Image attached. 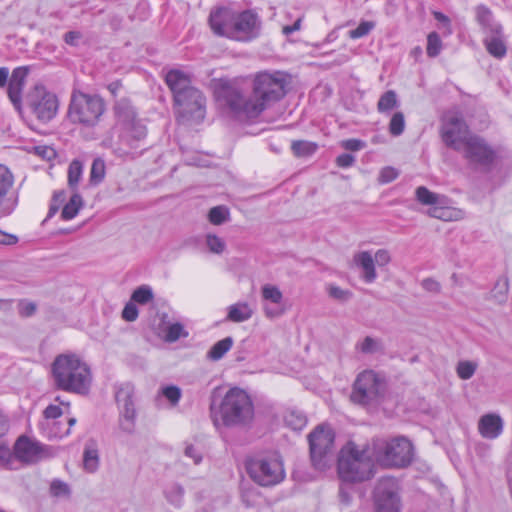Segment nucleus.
<instances>
[{"label": "nucleus", "instance_id": "864d4df0", "mask_svg": "<svg viewBox=\"0 0 512 512\" xmlns=\"http://www.w3.org/2000/svg\"><path fill=\"white\" fill-rule=\"evenodd\" d=\"M206 244L210 252L216 254L222 253L226 247L224 240L215 234H208L206 236Z\"/></svg>", "mask_w": 512, "mask_h": 512}, {"label": "nucleus", "instance_id": "338daca9", "mask_svg": "<svg viewBox=\"0 0 512 512\" xmlns=\"http://www.w3.org/2000/svg\"><path fill=\"white\" fill-rule=\"evenodd\" d=\"M82 39V34L79 31H69L64 34V41L70 46H78L79 41Z\"/></svg>", "mask_w": 512, "mask_h": 512}, {"label": "nucleus", "instance_id": "6e6d98bb", "mask_svg": "<svg viewBox=\"0 0 512 512\" xmlns=\"http://www.w3.org/2000/svg\"><path fill=\"white\" fill-rule=\"evenodd\" d=\"M399 176V171L394 167L387 166L381 169L378 181L381 184H387L395 180Z\"/></svg>", "mask_w": 512, "mask_h": 512}, {"label": "nucleus", "instance_id": "5701e85b", "mask_svg": "<svg viewBox=\"0 0 512 512\" xmlns=\"http://www.w3.org/2000/svg\"><path fill=\"white\" fill-rule=\"evenodd\" d=\"M476 21L481 26L483 33L498 34L502 32V26L494 20L492 11L485 5L475 8Z\"/></svg>", "mask_w": 512, "mask_h": 512}, {"label": "nucleus", "instance_id": "20e7f679", "mask_svg": "<svg viewBox=\"0 0 512 512\" xmlns=\"http://www.w3.org/2000/svg\"><path fill=\"white\" fill-rule=\"evenodd\" d=\"M54 385L63 391L80 395L87 394L92 373L88 364L75 354L58 355L52 363Z\"/></svg>", "mask_w": 512, "mask_h": 512}, {"label": "nucleus", "instance_id": "79ce46f5", "mask_svg": "<svg viewBox=\"0 0 512 512\" xmlns=\"http://www.w3.org/2000/svg\"><path fill=\"white\" fill-rule=\"evenodd\" d=\"M442 49V41L438 33L431 32L427 36V55L429 57H436L440 54Z\"/></svg>", "mask_w": 512, "mask_h": 512}, {"label": "nucleus", "instance_id": "bf43d9fd", "mask_svg": "<svg viewBox=\"0 0 512 512\" xmlns=\"http://www.w3.org/2000/svg\"><path fill=\"white\" fill-rule=\"evenodd\" d=\"M138 317V308L136 304L132 301L128 302L123 311H122V318L128 322H133Z\"/></svg>", "mask_w": 512, "mask_h": 512}, {"label": "nucleus", "instance_id": "13d9d810", "mask_svg": "<svg viewBox=\"0 0 512 512\" xmlns=\"http://www.w3.org/2000/svg\"><path fill=\"white\" fill-rule=\"evenodd\" d=\"M375 266L384 267L391 262V255L387 249H378L373 254Z\"/></svg>", "mask_w": 512, "mask_h": 512}, {"label": "nucleus", "instance_id": "b1692460", "mask_svg": "<svg viewBox=\"0 0 512 512\" xmlns=\"http://www.w3.org/2000/svg\"><path fill=\"white\" fill-rule=\"evenodd\" d=\"M9 429V420L7 416L0 410V468H9L14 457L11 452L8 441L4 435Z\"/></svg>", "mask_w": 512, "mask_h": 512}, {"label": "nucleus", "instance_id": "4468645a", "mask_svg": "<svg viewBox=\"0 0 512 512\" xmlns=\"http://www.w3.org/2000/svg\"><path fill=\"white\" fill-rule=\"evenodd\" d=\"M381 387V380L375 372L371 370L363 371L357 376L353 384L351 400L360 405L371 404L378 399Z\"/></svg>", "mask_w": 512, "mask_h": 512}, {"label": "nucleus", "instance_id": "6e6552de", "mask_svg": "<svg viewBox=\"0 0 512 512\" xmlns=\"http://www.w3.org/2000/svg\"><path fill=\"white\" fill-rule=\"evenodd\" d=\"M247 472L255 483L263 487L277 485L285 478L283 463L277 456H264L249 460Z\"/></svg>", "mask_w": 512, "mask_h": 512}, {"label": "nucleus", "instance_id": "a211bd4d", "mask_svg": "<svg viewBox=\"0 0 512 512\" xmlns=\"http://www.w3.org/2000/svg\"><path fill=\"white\" fill-rule=\"evenodd\" d=\"M185 100L182 102H175V105L178 108V114L180 117L185 118L187 120H202L205 115V97L203 93L198 89L199 97L194 98L190 96V93H184Z\"/></svg>", "mask_w": 512, "mask_h": 512}, {"label": "nucleus", "instance_id": "a19ab883", "mask_svg": "<svg viewBox=\"0 0 512 512\" xmlns=\"http://www.w3.org/2000/svg\"><path fill=\"white\" fill-rule=\"evenodd\" d=\"M477 367H478V365L475 362L467 361V360L460 361L457 364L456 372L460 379L468 380V379L472 378V376L475 374Z\"/></svg>", "mask_w": 512, "mask_h": 512}, {"label": "nucleus", "instance_id": "ddd939ff", "mask_svg": "<svg viewBox=\"0 0 512 512\" xmlns=\"http://www.w3.org/2000/svg\"><path fill=\"white\" fill-rule=\"evenodd\" d=\"M469 162L470 165L489 168L495 160L494 150L477 135L472 134L457 150Z\"/></svg>", "mask_w": 512, "mask_h": 512}, {"label": "nucleus", "instance_id": "393cba45", "mask_svg": "<svg viewBox=\"0 0 512 512\" xmlns=\"http://www.w3.org/2000/svg\"><path fill=\"white\" fill-rule=\"evenodd\" d=\"M487 52L497 58L502 59L507 53V47L503 37V31L498 34H488L483 40Z\"/></svg>", "mask_w": 512, "mask_h": 512}, {"label": "nucleus", "instance_id": "423d86ee", "mask_svg": "<svg viewBox=\"0 0 512 512\" xmlns=\"http://www.w3.org/2000/svg\"><path fill=\"white\" fill-rule=\"evenodd\" d=\"M373 456L383 467L404 468L412 462L413 446L405 437L390 441L377 439L373 441Z\"/></svg>", "mask_w": 512, "mask_h": 512}, {"label": "nucleus", "instance_id": "a18cd8bd", "mask_svg": "<svg viewBox=\"0 0 512 512\" xmlns=\"http://www.w3.org/2000/svg\"><path fill=\"white\" fill-rule=\"evenodd\" d=\"M71 493L69 485L59 479H54L50 484V494L53 497H69Z\"/></svg>", "mask_w": 512, "mask_h": 512}, {"label": "nucleus", "instance_id": "f257e3e1", "mask_svg": "<svg viewBox=\"0 0 512 512\" xmlns=\"http://www.w3.org/2000/svg\"><path fill=\"white\" fill-rule=\"evenodd\" d=\"M287 76L281 71L260 72L253 80L252 93L244 96L236 89L226 92V103L239 118L254 119L286 94Z\"/></svg>", "mask_w": 512, "mask_h": 512}, {"label": "nucleus", "instance_id": "774afa93", "mask_svg": "<svg viewBox=\"0 0 512 512\" xmlns=\"http://www.w3.org/2000/svg\"><path fill=\"white\" fill-rule=\"evenodd\" d=\"M187 457H190L194 464H199L202 461V455L193 445H187L184 451Z\"/></svg>", "mask_w": 512, "mask_h": 512}, {"label": "nucleus", "instance_id": "dca6fc26", "mask_svg": "<svg viewBox=\"0 0 512 512\" xmlns=\"http://www.w3.org/2000/svg\"><path fill=\"white\" fill-rule=\"evenodd\" d=\"M165 82L169 89L173 93L174 102H184L185 94L190 93L189 95L196 98H200L198 94V89L191 85L190 76L178 69H172L168 71L165 75Z\"/></svg>", "mask_w": 512, "mask_h": 512}, {"label": "nucleus", "instance_id": "37998d69", "mask_svg": "<svg viewBox=\"0 0 512 512\" xmlns=\"http://www.w3.org/2000/svg\"><path fill=\"white\" fill-rule=\"evenodd\" d=\"M44 421L40 426L42 429L50 427L52 422H57L56 419L62 415V409L57 405H49L43 412Z\"/></svg>", "mask_w": 512, "mask_h": 512}, {"label": "nucleus", "instance_id": "8fccbe9b", "mask_svg": "<svg viewBox=\"0 0 512 512\" xmlns=\"http://www.w3.org/2000/svg\"><path fill=\"white\" fill-rule=\"evenodd\" d=\"M188 335L185 332L184 327L180 323H174L167 327L165 333V340L168 342H175L181 337H186Z\"/></svg>", "mask_w": 512, "mask_h": 512}, {"label": "nucleus", "instance_id": "603ef678", "mask_svg": "<svg viewBox=\"0 0 512 512\" xmlns=\"http://www.w3.org/2000/svg\"><path fill=\"white\" fill-rule=\"evenodd\" d=\"M375 23L372 21H362L357 28L349 31V37L351 39H358L368 35L373 28Z\"/></svg>", "mask_w": 512, "mask_h": 512}, {"label": "nucleus", "instance_id": "bb28decb", "mask_svg": "<svg viewBox=\"0 0 512 512\" xmlns=\"http://www.w3.org/2000/svg\"><path fill=\"white\" fill-rule=\"evenodd\" d=\"M253 315V310L246 302H238L229 306L227 320L240 323L249 320Z\"/></svg>", "mask_w": 512, "mask_h": 512}, {"label": "nucleus", "instance_id": "c756f323", "mask_svg": "<svg viewBox=\"0 0 512 512\" xmlns=\"http://www.w3.org/2000/svg\"><path fill=\"white\" fill-rule=\"evenodd\" d=\"M233 339L226 337L216 342L207 352V358L212 361L220 360L232 347Z\"/></svg>", "mask_w": 512, "mask_h": 512}, {"label": "nucleus", "instance_id": "473e14b6", "mask_svg": "<svg viewBox=\"0 0 512 512\" xmlns=\"http://www.w3.org/2000/svg\"><path fill=\"white\" fill-rule=\"evenodd\" d=\"M317 144L306 140H296L291 144L293 154L297 157H308L317 150Z\"/></svg>", "mask_w": 512, "mask_h": 512}, {"label": "nucleus", "instance_id": "6ab92c4d", "mask_svg": "<svg viewBox=\"0 0 512 512\" xmlns=\"http://www.w3.org/2000/svg\"><path fill=\"white\" fill-rule=\"evenodd\" d=\"M42 452V446L26 436H21L15 444V456L25 463L37 462L41 459Z\"/></svg>", "mask_w": 512, "mask_h": 512}, {"label": "nucleus", "instance_id": "cd10ccee", "mask_svg": "<svg viewBox=\"0 0 512 512\" xmlns=\"http://www.w3.org/2000/svg\"><path fill=\"white\" fill-rule=\"evenodd\" d=\"M83 467L86 472L94 473L99 467V453L95 442L86 443L83 452Z\"/></svg>", "mask_w": 512, "mask_h": 512}, {"label": "nucleus", "instance_id": "3c124183", "mask_svg": "<svg viewBox=\"0 0 512 512\" xmlns=\"http://www.w3.org/2000/svg\"><path fill=\"white\" fill-rule=\"evenodd\" d=\"M161 394L171 403V405L175 406L181 399L182 391L176 385H168L161 389Z\"/></svg>", "mask_w": 512, "mask_h": 512}, {"label": "nucleus", "instance_id": "c9c22d12", "mask_svg": "<svg viewBox=\"0 0 512 512\" xmlns=\"http://www.w3.org/2000/svg\"><path fill=\"white\" fill-rule=\"evenodd\" d=\"M135 418L136 410L120 411L119 427L127 434H132L135 431Z\"/></svg>", "mask_w": 512, "mask_h": 512}, {"label": "nucleus", "instance_id": "f3484780", "mask_svg": "<svg viewBox=\"0 0 512 512\" xmlns=\"http://www.w3.org/2000/svg\"><path fill=\"white\" fill-rule=\"evenodd\" d=\"M14 183L11 171L0 164V218L10 215L17 205V198L9 196Z\"/></svg>", "mask_w": 512, "mask_h": 512}, {"label": "nucleus", "instance_id": "72a5a7b5", "mask_svg": "<svg viewBox=\"0 0 512 512\" xmlns=\"http://www.w3.org/2000/svg\"><path fill=\"white\" fill-rule=\"evenodd\" d=\"M508 290V279L506 277H501L495 282L494 287L491 290V298L499 304L505 303L507 300Z\"/></svg>", "mask_w": 512, "mask_h": 512}, {"label": "nucleus", "instance_id": "f704fd0d", "mask_svg": "<svg viewBox=\"0 0 512 512\" xmlns=\"http://www.w3.org/2000/svg\"><path fill=\"white\" fill-rule=\"evenodd\" d=\"M284 421L286 425L293 430H302L307 424L306 416L296 410L288 411L284 417Z\"/></svg>", "mask_w": 512, "mask_h": 512}, {"label": "nucleus", "instance_id": "4c0bfd02", "mask_svg": "<svg viewBox=\"0 0 512 512\" xmlns=\"http://www.w3.org/2000/svg\"><path fill=\"white\" fill-rule=\"evenodd\" d=\"M153 297L154 294L152 289L148 285H142L133 291L131 295V301L134 303L145 305L151 300H153Z\"/></svg>", "mask_w": 512, "mask_h": 512}, {"label": "nucleus", "instance_id": "a878e982", "mask_svg": "<svg viewBox=\"0 0 512 512\" xmlns=\"http://www.w3.org/2000/svg\"><path fill=\"white\" fill-rule=\"evenodd\" d=\"M134 387L130 383H123L116 388L115 399L120 411L135 410Z\"/></svg>", "mask_w": 512, "mask_h": 512}, {"label": "nucleus", "instance_id": "7c9ffc66", "mask_svg": "<svg viewBox=\"0 0 512 512\" xmlns=\"http://www.w3.org/2000/svg\"><path fill=\"white\" fill-rule=\"evenodd\" d=\"M399 106V100L394 90H388L381 95L377 103V109L380 113H389Z\"/></svg>", "mask_w": 512, "mask_h": 512}, {"label": "nucleus", "instance_id": "49530a36", "mask_svg": "<svg viewBox=\"0 0 512 512\" xmlns=\"http://www.w3.org/2000/svg\"><path fill=\"white\" fill-rule=\"evenodd\" d=\"M405 129V119L402 112H396L389 123V132L393 136H399Z\"/></svg>", "mask_w": 512, "mask_h": 512}, {"label": "nucleus", "instance_id": "2f4dec72", "mask_svg": "<svg viewBox=\"0 0 512 512\" xmlns=\"http://www.w3.org/2000/svg\"><path fill=\"white\" fill-rule=\"evenodd\" d=\"M428 214L431 217L445 221L459 220L464 216V212L460 209H446L441 207H433L429 209Z\"/></svg>", "mask_w": 512, "mask_h": 512}, {"label": "nucleus", "instance_id": "7ed1b4c3", "mask_svg": "<svg viewBox=\"0 0 512 512\" xmlns=\"http://www.w3.org/2000/svg\"><path fill=\"white\" fill-rule=\"evenodd\" d=\"M209 24L214 34L239 42H249L259 37L262 21L252 10L235 12L229 8L212 10Z\"/></svg>", "mask_w": 512, "mask_h": 512}, {"label": "nucleus", "instance_id": "c03bdc74", "mask_svg": "<svg viewBox=\"0 0 512 512\" xmlns=\"http://www.w3.org/2000/svg\"><path fill=\"white\" fill-rule=\"evenodd\" d=\"M357 349L364 354H373L381 350L382 346L380 341L367 336L356 345Z\"/></svg>", "mask_w": 512, "mask_h": 512}, {"label": "nucleus", "instance_id": "9d476101", "mask_svg": "<svg viewBox=\"0 0 512 512\" xmlns=\"http://www.w3.org/2000/svg\"><path fill=\"white\" fill-rule=\"evenodd\" d=\"M399 491V484L395 478L379 479L373 491L375 512H401L402 501Z\"/></svg>", "mask_w": 512, "mask_h": 512}, {"label": "nucleus", "instance_id": "2eb2a0df", "mask_svg": "<svg viewBox=\"0 0 512 512\" xmlns=\"http://www.w3.org/2000/svg\"><path fill=\"white\" fill-rule=\"evenodd\" d=\"M32 97L31 107L39 120L47 122L55 117L58 110L55 94L46 91L43 86H36Z\"/></svg>", "mask_w": 512, "mask_h": 512}, {"label": "nucleus", "instance_id": "39448f33", "mask_svg": "<svg viewBox=\"0 0 512 512\" xmlns=\"http://www.w3.org/2000/svg\"><path fill=\"white\" fill-rule=\"evenodd\" d=\"M372 455L373 452L368 447H359L354 442H348L338 457L340 479L348 483H361L373 478L376 467Z\"/></svg>", "mask_w": 512, "mask_h": 512}, {"label": "nucleus", "instance_id": "de8ad7c7", "mask_svg": "<svg viewBox=\"0 0 512 512\" xmlns=\"http://www.w3.org/2000/svg\"><path fill=\"white\" fill-rule=\"evenodd\" d=\"M105 176V162L100 159L96 158L91 166V172H90V181L93 183H100Z\"/></svg>", "mask_w": 512, "mask_h": 512}, {"label": "nucleus", "instance_id": "9b49d317", "mask_svg": "<svg viewBox=\"0 0 512 512\" xmlns=\"http://www.w3.org/2000/svg\"><path fill=\"white\" fill-rule=\"evenodd\" d=\"M117 122L123 127V141L131 148H137V143L147 135L145 125L136 119V113L132 106L126 102H119L115 106Z\"/></svg>", "mask_w": 512, "mask_h": 512}, {"label": "nucleus", "instance_id": "f03ea898", "mask_svg": "<svg viewBox=\"0 0 512 512\" xmlns=\"http://www.w3.org/2000/svg\"><path fill=\"white\" fill-rule=\"evenodd\" d=\"M210 417L216 427H243L254 418V405L251 397L241 388L233 387L224 395L216 387L210 395Z\"/></svg>", "mask_w": 512, "mask_h": 512}, {"label": "nucleus", "instance_id": "4be33fe9", "mask_svg": "<svg viewBox=\"0 0 512 512\" xmlns=\"http://www.w3.org/2000/svg\"><path fill=\"white\" fill-rule=\"evenodd\" d=\"M503 426L502 418L495 413L485 414L478 421V431L486 439H496L502 433Z\"/></svg>", "mask_w": 512, "mask_h": 512}, {"label": "nucleus", "instance_id": "aec40b11", "mask_svg": "<svg viewBox=\"0 0 512 512\" xmlns=\"http://www.w3.org/2000/svg\"><path fill=\"white\" fill-rule=\"evenodd\" d=\"M353 263L360 270L365 283H373L377 279L376 266L371 251H359L353 255Z\"/></svg>", "mask_w": 512, "mask_h": 512}, {"label": "nucleus", "instance_id": "f8f14e48", "mask_svg": "<svg viewBox=\"0 0 512 512\" xmlns=\"http://www.w3.org/2000/svg\"><path fill=\"white\" fill-rule=\"evenodd\" d=\"M441 138L445 145L457 151L472 134L461 113L448 111L442 118Z\"/></svg>", "mask_w": 512, "mask_h": 512}, {"label": "nucleus", "instance_id": "69168bd1", "mask_svg": "<svg viewBox=\"0 0 512 512\" xmlns=\"http://www.w3.org/2000/svg\"><path fill=\"white\" fill-rule=\"evenodd\" d=\"M421 286L423 289H425L428 292L432 293H439L441 290V285L438 281L432 279V278H425L421 282Z\"/></svg>", "mask_w": 512, "mask_h": 512}, {"label": "nucleus", "instance_id": "09e8293b", "mask_svg": "<svg viewBox=\"0 0 512 512\" xmlns=\"http://www.w3.org/2000/svg\"><path fill=\"white\" fill-rule=\"evenodd\" d=\"M262 297L274 304L281 303L283 299L282 292L279 288L270 284H266L262 287Z\"/></svg>", "mask_w": 512, "mask_h": 512}, {"label": "nucleus", "instance_id": "e2e57ef3", "mask_svg": "<svg viewBox=\"0 0 512 512\" xmlns=\"http://www.w3.org/2000/svg\"><path fill=\"white\" fill-rule=\"evenodd\" d=\"M329 295L337 300L346 301L350 298L351 293L338 286H331L329 288Z\"/></svg>", "mask_w": 512, "mask_h": 512}, {"label": "nucleus", "instance_id": "58836bf2", "mask_svg": "<svg viewBox=\"0 0 512 512\" xmlns=\"http://www.w3.org/2000/svg\"><path fill=\"white\" fill-rule=\"evenodd\" d=\"M83 165L79 160H73L68 168V185L74 189L82 176Z\"/></svg>", "mask_w": 512, "mask_h": 512}, {"label": "nucleus", "instance_id": "0e129e2a", "mask_svg": "<svg viewBox=\"0 0 512 512\" xmlns=\"http://www.w3.org/2000/svg\"><path fill=\"white\" fill-rule=\"evenodd\" d=\"M355 162V157L349 153H343L336 158V164L341 168L351 167Z\"/></svg>", "mask_w": 512, "mask_h": 512}, {"label": "nucleus", "instance_id": "680f3d73", "mask_svg": "<svg viewBox=\"0 0 512 512\" xmlns=\"http://www.w3.org/2000/svg\"><path fill=\"white\" fill-rule=\"evenodd\" d=\"M341 147L349 151H359L365 147V143L359 139H347L341 142Z\"/></svg>", "mask_w": 512, "mask_h": 512}, {"label": "nucleus", "instance_id": "4d7b16f0", "mask_svg": "<svg viewBox=\"0 0 512 512\" xmlns=\"http://www.w3.org/2000/svg\"><path fill=\"white\" fill-rule=\"evenodd\" d=\"M37 305L28 300H20L18 303V313L21 317H31L35 314Z\"/></svg>", "mask_w": 512, "mask_h": 512}, {"label": "nucleus", "instance_id": "5fc2aeb1", "mask_svg": "<svg viewBox=\"0 0 512 512\" xmlns=\"http://www.w3.org/2000/svg\"><path fill=\"white\" fill-rule=\"evenodd\" d=\"M184 490L179 485H174L166 492L167 500L174 506L179 507L182 502Z\"/></svg>", "mask_w": 512, "mask_h": 512}, {"label": "nucleus", "instance_id": "412c9836", "mask_svg": "<svg viewBox=\"0 0 512 512\" xmlns=\"http://www.w3.org/2000/svg\"><path fill=\"white\" fill-rule=\"evenodd\" d=\"M28 75L26 67H18L13 70L11 78L8 83V96L16 108H20L22 100V91L25 85V80Z\"/></svg>", "mask_w": 512, "mask_h": 512}, {"label": "nucleus", "instance_id": "c85d7f7f", "mask_svg": "<svg viewBox=\"0 0 512 512\" xmlns=\"http://www.w3.org/2000/svg\"><path fill=\"white\" fill-rule=\"evenodd\" d=\"M83 206L82 197L78 193H74L69 201L64 205L61 211V218L63 220L73 219Z\"/></svg>", "mask_w": 512, "mask_h": 512}, {"label": "nucleus", "instance_id": "1a4fd4ad", "mask_svg": "<svg viewBox=\"0 0 512 512\" xmlns=\"http://www.w3.org/2000/svg\"><path fill=\"white\" fill-rule=\"evenodd\" d=\"M335 434L326 425L317 426L309 435L310 456L313 466L324 470L329 466L334 453Z\"/></svg>", "mask_w": 512, "mask_h": 512}, {"label": "nucleus", "instance_id": "052dcab7", "mask_svg": "<svg viewBox=\"0 0 512 512\" xmlns=\"http://www.w3.org/2000/svg\"><path fill=\"white\" fill-rule=\"evenodd\" d=\"M49 428L50 430L47 432V436L50 438H62L70 434V429H62L60 422H52Z\"/></svg>", "mask_w": 512, "mask_h": 512}, {"label": "nucleus", "instance_id": "ea45409f", "mask_svg": "<svg viewBox=\"0 0 512 512\" xmlns=\"http://www.w3.org/2000/svg\"><path fill=\"white\" fill-rule=\"evenodd\" d=\"M229 218V209L225 206H215L210 209L208 219L213 225H221Z\"/></svg>", "mask_w": 512, "mask_h": 512}, {"label": "nucleus", "instance_id": "e433bc0d", "mask_svg": "<svg viewBox=\"0 0 512 512\" xmlns=\"http://www.w3.org/2000/svg\"><path fill=\"white\" fill-rule=\"evenodd\" d=\"M415 196L417 201L423 205H437L440 203V195L431 192L425 186H419L415 191Z\"/></svg>", "mask_w": 512, "mask_h": 512}, {"label": "nucleus", "instance_id": "0eeeda50", "mask_svg": "<svg viewBox=\"0 0 512 512\" xmlns=\"http://www.w3.org/2000/svg\"><path fill=\"white\" fill-rule=\"evenodd\" d=\"M104 110V101L98 95L73 91L68 109V118L72 123L91 127L98 123Z\"/></svg>", "mask_w": 512, "mask_h": 512}]
</instances>
